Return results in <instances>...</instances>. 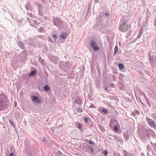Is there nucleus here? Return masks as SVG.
<instances>
[{"label": "nucleus", "mask_w": 156, "mask_h": 156, "mask_svg": "<svg viewBox=\"0 0 156 156\" xmlns=\"http://www.w3.org/2000/svg\"><path fill=\"white\" fill-rule=\"evenodd\" d=\"M130 25H128L126 22H123L120 24L119 30L122 32H125L130 28Z\"/></svg>", "instance_id": "obj_1"}, {"label": "nucleus", "mask_w": 156, "mask_h": 156, "mask_svg": "<svg viewBox=\"0 0 156 156\" xmlns=\"http://www.w3.org/2000/svg\"><path fill=\"white\" fill-rule=\"evenodd\" d=\"M91 45L95 51H97L99 49V48L98 46L97 43L93 41H91Z\"/></svg>", "instance_id": "obj_2"}, {"label": "nucleus", "mask_w": 156, "mask_h": 156, "mask_svg": "<svg viewBox=\"0 0 156 156\" xmlns=\"http://www.w3.org/2000/svg\"><path fill=\"white\" fill-rule=\"evenodd\" d=\"M146 119L148 121V123L151 127L154 128L156 127L155 124L152 119H149L148 118H147Z\"/></svg>", "instance_id": "obj_3"}, {"label": "nucleus", "mask_w": 156, "mask_h": 156, "mask_svg": "<svg viewBox=\"0 0 156 156\" xmlns=\"http://www.w3.org/2000/svg\"><path fill=\"white\" fill-rule=\"evenodd\" d=\"M33 100L37 103H40L41 102V100L36 96H34L33 97Z\"/></svg>", "instance_id": "obj_4"}, {"label": "nucleus", "mask_w": 156, "mask_h": 156, "mask_svg": "<svg viewBox=\"0 0 156 156\" xmlns=\"http://www.w3.org/2000/svg\"><path fill=\"white\" fill-rule=\"evenodd\" d=\"M67 34L66 33H64L62 34L60 36V37L62 39L66 38L67 37Z\"/></svg>", "instance_id": "obj_5"}, {"label": "nucleus", "mask_w": 156, "mask_h": 156, "mask_svg": "<svg viewBox=\"0 0 156 156\" xmlns=\"http://www.w3.org/2000/svg\"><path fill=\"white\" fill-rule=\"evenodd\" d=\"M36 73V71L33 70L29 74V76H34Z\"/></svg>", "instance_id": "obj_6"}, {"label": "nucleus", "mask_w": 156, "mask_h": 156, "mask_svg": "<svg viewBox=\"0 0 156 156\" xmlns=\"http://www.w3.org/2000/svg\"><path fill=\"white\" fill-rule=\"evenodd\" d=\"M118 66L119 68V69H122L124 68V65L120 63L118 65Z\"/></svg>", "instance_id": "obj_7"}, {"label": "nucleus", "mask_w": 156, "mask_h": 156, "mask_svg": "<svg viewBox=\"0 0 156 156\" xmlns=\"http://www.w3.org/2000/svg\"><path fill=\"white\" fill-rule=\"evenodd\" d=\"M44 89L46 91H48L49 90V87L47 85H45L44 87Z\"/></svg>", "instance_id": "obj_8"}, {"label": "nucleus", "mask_w": 156, "mask_h": 156, "mask_svg": "<svg viewBox=\"0 0 156 156\" xmlns=\"http://www.w3.org/2000/svg\"><path fill=\"white\" fill-rule=\"evenodd\" d=\"M102 112L106 114H107L108 112V110L107 109L103 108H102Z\"/></svg>", "instance_id": "obj_9"}, {"label": "nucleus", "mask_w": 156, "mask_h": 156, "mask_svg": "<svg viewBox=\"0 0 156 156\" xmlns=\"http://www.w3.org/2000/svg\"><path fill=\"white\" fill-rule=\"evenodd\" d=\"M115 51H114V55H115L117 53V52L118 50V48L117 47V46H116L115 48Z\"/></svg>", "instance_id": "obj_10"}, {"label": "nucleus", "mask_w": 156, "mask_h": 156, "mask_svg": "<svg viewBox=\"0 0 156 156\" xmlns=\"http://www.w3.org/2000/svg\"><path fill=\"white\" fill-rule=\"evenodd\" d=\"M114 131L115 132H118L119 131L118 128L117 126H115Z\"/></svg>", "instance_id": "obj_11"}, {"label": "nucleus", "mask_w": 156, "mask_h": 156, "mask_svg": "<svg viewBox=\"0 0 156 156\" xmlns=\"http://www.w3.org/2000/svg\"><path fill=\"white\" fill-rule=\"evenodd\" d=\"M77 111L78 112L81 113L82 112V109L81 108H79L77 109Z\"/></svg>", "instance_id": "obj_12"}, {"label": "nucleus", "mask_w": 156, "mask_h": 156, "mask_svg": "<svg viewBox=\"0 0 156 156\" xmlns=\"http://www.w3.org/2000/svg\"><path fill=\"white\" fill-rule=\"evenodd\" d=\"M123 154L125 156H126L128 154V153L126 151H123Z\"/></svg>", "instance_id": "obj_13"}, {"label": "nucleus", "mask_w": 156, "mask_h": 156, "mask_svg": "<svg viewBox=\"0 0 156 156\" xmlns=\"http://www.w3.org/2000/svg\"><path fill=\"white\" fill-rule=\"evenodd\" d=\"M103 153L105 156H106L108 154V152L107 151L105 150L103 151Z\"/></svg>", "instance_id": "obj_14"}, {"label": "nucleus", "mask_w": 156, "mask_h": 156, "mask_svg": "<svg viewBox=\"0 0 156 156\" xmlns=\"http://www.w3.org/2000/svg\"><path fill=\"white\" fill-rule=\"evenodd\" d=\"M78 127L80 129H81L82 128V126L80 123L78 124Z\"/></svg>", "instance_id": "obj_15"}, {"label": "nucleus", "mask_w": 156, "mask_h": 156, "mask_svg": "<svg viewBox=\"0 0 156 156\" xmlns=\"http://www.w3.org/2000/svg\"><path fill=\"white\" fill-rule=\"evenodd\" d=\"M84 120L85 122L86 123L88 121V119L87 118H84Z\"/></svg>", "instance_id": "obj_16"}, {"label": "nucleus", "mask_w": 156, "mask_h": 156, "mask_svg": "<svg viewBox=\"0 0 156 156\" xmlns=\"http://www.w3.org/2000/svg\"><path fill=\"white\" fill-rule=\"evenodd\" d=\"M112 123H113V121L112 120H111L110 121V123L109 124V126L111 127H112Z\"/></svg>", "instance_id": "obj_17"}, {"label": "nucleus", "mask_w": 156, "mask_h": 156, "mask_svg": "<svg viewBox=\"0 0 156 156\" xmlns=\"http://www.w3.org/2000/svg\"><path fill=\"white\" fill-rule=\"evenodd\" d=\"M52 37L55 39H57V37L56 35L54 34L52 35Z\"/></svg>", "instance_id": "obj_18"}, {"label": "nucleus", "mask_w": 156, "mask_h": 156, "mask_svg": "<svg viewBox=\"0 0 156 156\" xmlns=\"http://www.w3.org/2000/svg\"><path fill=\"white\" fill-rule=\"evenodd\" d=\"M9 122H10V123H11V124H12V125H13V124H14V122H13L11 120H9Z\"/></svg>", "instance_id": "obj_19"}, {"label": "nucleus", "mask_w": 156, "mask_h": 156, "mask_svg": "<svg viewBox=\"0 0 156 156\" xmlns=\"http://www.w3.org/2000/svg\"><path fill=\"white\" fill-rule=\"evenodd\" d=\"M9 156H14L13 154L12 153H11L9 155Z\"/></svg>", "instance_id": "obj_20"}, {"label": "nucleus", "mask_w": 156, "mask_h": 156, "mask_svg": "<svg viewBox=\"0 0 156 156\" xmlns=\"http://www.w3.org/2000/svg\"><path fill=\"white\" fill-rule=\"evenodd\" d=\"M89 143L92 145L93 144V142L91 141H90L89 142Z\"/></svg>", "instance_id": "obj_21"}, {"label": "nucleus", "mask_w": 156, "mask_h": 156, "mask_svg": "<svg viewBox=\"0 0 156 156\" xmlns=\"http://www.w3.org/2000/svg\"><path fill=\"white\" fill-rule=\"evenodd\" d=\"M105 90H106V91H108L109 90H108V87H105Z\"/></svg>", "instance_id": "obj_22"}, {"label": "nucleus", "mask_w": 156, "mask_h": 156, "mask_svg": "<svg viewBox=\"0 0 156 156\" xmlns=\"http://www.w3.org/2000/svg\"><path fill=\"white\" fill-rule=\"evenodd\" d=\"M91 151H92H92H93V149L92 148H91Z\"/></svg>", "instance_id": "obj_23"}, {"label": "nucleus", "mask_w": 156, "mask_h": 156, "mask_svg": "<svg viewBox=\"0 0 156 156\" xmlns=\"http://www.w3.org/2000/svg\"><path fill=\"white\" fill-rule=\"evenodd\" d=\"M22 47H24V45H23V44H22Z\"/></svg>", "instance_id": "obj_24"}, {"label": "nucleus", "mask_w": 156, "mask_h": 156, "mask_svg": "<svg viewBox=\"0 0 156 156\" xmlns=\"http://www.w3.org/2000/svg\"><path fill=\"white\" fill-rule=\"evenodd\" d=\"M105 15H107V16H108V13H106V14H105Z\"/></svg>", "instance_id": "obj_25"}]
</instances>
